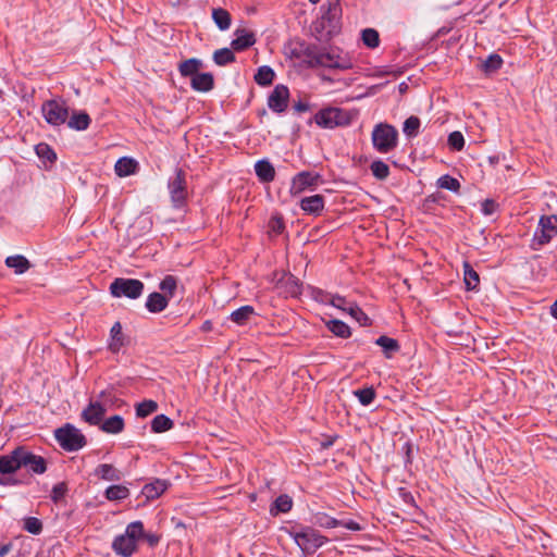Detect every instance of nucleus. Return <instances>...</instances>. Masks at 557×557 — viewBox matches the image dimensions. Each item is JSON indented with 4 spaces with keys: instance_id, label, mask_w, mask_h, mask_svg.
I'll return each mask as SVG.
<instances>
[{
    "instance_id": "nucleus-12",
    "label": "nucleus",
    "mask_w": 557,
    "mask_h": 557,
    "mask_svg": "<svg viewBox=\"0 0 557 557\" xmlns=\"http://www.w3.org/2000/svg\"><path fill=\"white\" fill-rule=\"evenodd\" d=\"M557 235V215H542L534 233V242L543 246Z\"/></svg>"
},
{
    "instance_id": "nucleus-51",
    "label": "nucleus",
    "mask_w": 557,
    "mask_h": 557,
    "mask_svg": "<svg viewBox=\"0 0 557 557\" xmlns=\"http://www.w3.org/2000/svg\"><path fill=\"white\" fill-rule=\"evenodd\" d=\"M67 493V485L64 482L55 484L51 491V499L53 503H59Z\"/></svg>"
},
{
    "instance_id": "nucleus-15",
    "label": "nucleus",
    "mask_w": 557,
    "mask_h": 557,
    "mask_svg": "<svg viewBox=\"0 0 557 557\" xmlns=\"http://www.w3.org/2000/svg\"><path fill=\"white\" fill-rule=\"evenodd\" d=\"M289 99V90L285 85H276L268 98V107L275 113H283Z\"/></svg>"
},
{
    "instance_id": "nucleus-6",
    "label": "nucleus",
    "mask_w": 557,
    "mask_h": 557,
    "mask_svg": "<svg viewBox=\"0 0 557 557\" xmlns=\"http://www.w3.org/2000/svg\"><path fill=\"white\" fill-rule=\"evenodd\" d=\"M290 535L304 552H314L327 541L325 536L310 527H304L298 531L293 530Z\"/></svg>"
},
{
    "instance_id": "nucleus-59",
    "label": "nucleus",
    "mask_w": 557,
    "mask_h": 557,
    "mask_svg": "<svg viewBox=\"0 0 557 557\" xmlns=\"http://www.w3.org/2000/svg\"><path fill=\"white\" fill-rule=\"evenodd\" d=\"M294 109L296 112H306L309 110V104L307 102H304V101H298L294 104Z\"/></svg>"
},
{
    "instance_id": "nucleus-52",
    "label": "nucleus",
    "mask_w": 557,
    "mask_h": 557,
    "mask_svg": "<svg viewBox=\"0 0 557 557\" xmlns=\"http://www.w3.org/2000/svg\"><path fill=\"white\" fill-rule=\"evenodd\" d=\"M36 152L40 158L47 159L48 161H54L57 159L54 151L47 144L37 145Z\"/></svg>"
},
{
    "instance_id": "nucleus-21",
    "label": "nucleus",
    "mask_w": 557,
    "mask_h": 557,
    "mask_svg": "<svg viewBox=\"0 0 557 557\" xmlns=\"http://www.w3.org/2000/svg\"><path fill=\"white\" fill-rule=\"evenodd\" d=\"M94 475L104 481H120L123 474L114 466L101 463L95 469Z\"/></svg>"
},
{
    "instance_id": "nucleus-5",
    "label": "nucleus",
    "mask_w": 557,
    "mask_h": 557,
    "mask_svg": "<svg viewBox=\"0 0 557 557\" xmlns=\"http://www.w3.org/2000/svg\"><path fill=\"white\" fill-rule=\"evenodd\" d=\"M315 123L324 128H334L350 124L351 116L348 111L339 108H325L314 115Z\"/></svg>"
},
{
    "instance_id": "nucleus-53",
    "label": "nucleus",
    "mask_w": 557,
    "mask_h": 557,
    "mask_svg": "<svg viewBox=\"0 0 557 557\" xmlns=\"http://www.w3.org/2000/svg\"><path fill=\"white\" fill-rule=\"evenodd\" d=\"M349 302L345 297L343 296H339V295H333L330 299V304L333 306V307H336L343 311H346L348 306H349Z\"/></svg>"
},
{
    "instance_id": "nucleus-56",
    "label": "nucleus",
    "mask_w": 557,
    "mask_h": 557,
    "mask_svg": "<svg viewBox=\"0 0 557 557\" xmlns=\"http://www.w3.org/2000/svg\"><path fill=\"white\" fill-rule=\"evenodd\" d=\"M398 494L405 504L411 505V506L414 505V499L410 492H408L401 487L398 490Z\"/></svg>"
},
{
    "instance_id": "nucleus-18",
    "label": "nucleus",
    "mask_w": 557,
    "mask_h": 557,
    "mask_svg": "<svg viewBox=\"0 0 557 557\" xmlns=\"http://www.w3.org/2000/svg\"><path fill=\"white\" fill-rule=\"evenodd\" d=\"M169 483L164 480L157 479L151 483L144 485L141 494L147 500H152L161 496L168 490Z\"/></svg>"
},
{
    "instance_id": "nucleus-55",
    "label": "nucleus",
    "mask_w": 557,
    "mask_h": 557,
    "mask_svg": "<svg viewBox=\"0 0 557 557\" xmlns=\"http://www.w3.org/2000/svg\"><path fill=\"white\" fill-rule=\"evenodd\" d=\"M497 209V203L492 200V199H485L483 202H482V212L485 214V215H491L493 214Z\"/></svg>"
},
{
    "instance_id": "nucleus-17",
    "label": "nucleus",
    "mask_w": 557,
    "mask_h": 557,
    "mask_svg": "<svg viewBox=\"0 0 557 557\" xmlns=\"http://www.w3.org/2000/svg\"><path fill=\"white\" fill-rule=\"evenodd\" d=\"M114 171L119 177L133 175L138 171V162L133 158L122 157L116 161Z\"/></svg>"
},
{
    "instance_id": "nucleus-16",
    "label": "nucleus",
    "mask_w": 557,
    "mask_h": 557,
    "mask_svg": "<svg viewBox=\"0 0 557 557\" xmlns=\"http://www.w3.org/2000/svg\"><path fill=\"white\" fill-rule=\"evenodd\" d=\"M234 36L235 38L231 41V48L234 51H244L257 41L255 32L246 27L236 28Z\"/></svg>"
},
{
    "instance_id": "nucleus-64",
    "label": "nucleus",
    "mask_w": 557,
    "mask_h": 557,
    "mask_svg": "<svg viewBox=\"0 0 557 557\" xmlns=\"http://www.w3.org/2000/svg\"><path fill=\"white\" fill-rule=\"evenodd\" d=\"M550 313L553 317L557 318V298H556V301L553 304L552 308H550Z\"/></svg>"
},
{
    "instance_id": "nucleus-34",
    "label": "nucleus",
    "mask_w": 557,
    "mask_h": 557,
    "mask_svg": "<svg viewBox=\"0 0 557 557\" xmlns=\"http://www.w3.org/2000/svg\"><path fill=\"white\" fill-rule=\"evenodd\" d=\"M173 421L165 414H158L151 421V430L154 433H162L173 428Z\"/></svg>"
},
{
    "instance_id": "nucleus-35",
    "label": "nucleus",
    "mask_w": 557,
    "mask_h": 557,
    "mask_svg": "<svg viewBox=\"0 0 557 557\" xmlns=\"http://www.w3.org/2000/svg\"><path fill=\"white\" fill-rule=\"evenodd\" d=\"M293 507V500L292 498L286 495V494H283V495H280L273 506L271 507V513L272 515H277L278 512H288Z\"/></svg>"
},
{
    "instance_id": "nucleus-8",
    "label": "nucleus",
    "mask_w": 557,
    "mask_h": 557,
    "mask_svg": "<svg viewBox=\"0 0 557 557\" xmlns=\"http://www.w3.org/2000/svg\"><path fill=\"white\" fill-rule=\"evenodd\" d=\"M99 399L90 401L88 407L83 410L82 418L91 425H98L107 412V404L111 401V392L102 391L99 394Z\"/></svg>"
},
{
    "instance_id": "nucleus-10",
    "label": "nucleus",
    "mask_w": 557,
    "mask_h": 557,
    "mask_svg": "<svg viewBox=\"0 0 557 557\" xmlns=\"http://www.w3.org/2000/svg\"><path fill=\"white\" fill-rule=\"evenodd\" d=\"M42 114L47 123L59 126L69 119V108L64 101L48 100L41 107Z\"/></svg>"
},
{
    "instance_id": "nucleus-62",
    "label": "nucleus",
    "mask_w": 557,
    "mask_h": 557,
    "mask_svg": "<svg viewBox=\"0 0 557 557\" xmlns=\"http://www.w3.org/2000/svg\"><path fill=\"white\" fill-rule=\"evenodd\" d=\"M356 321H358L361 325H367L369 322L368 315L363 312V317L357 315Z\"/></svg>"
},
{
    "instance_id": "nucleus-61",
    "label": "nucleus",
    "mask_w": 557,
    "mask_h": 557,
    "mask_svg": "<svg viewBox=\"0 0 557 557\" xmlns=\"http://www.w3.org/2000/svg\"><path fill=\"white\" fill-rule=\"evenodd\" d=\"M287 282L292 284V287H293V288L290 289V292H292L294 295H296V294L300 293V290H299V286H298V281H297V278H296V277H294V276H289Z\"/></svg>"
},
{
    "instance_id": "nucleus-20",
    "label": "nucleus",
    "mask_w": 557,
    "mask_h": 557,
    "mask_svg": "<svg viewBox=\"0 0 557 557\" xmlns=\"http://www.w3.org/2000/svg\"><path fill=\"white\" fill-rule=\"evenodd\" d=\"M17 448L11 454L0 456V473L10 474L21 468L20 457L17 456Z\"/></svg>"
},
{
    "instance_id": "nucleus-14",
    "label": "nucleus",
    "mask_w": 557,
    "mask_h": 557,
    "mask_svg": "<svg viewBox=\"0 0 557 557\" xmlns=\"http://www.w3.org/2000/svg\"><path fill=\"white\" fill-rule=\"evenodd\" d=\"M16 454L20 457L21 467H26L37 474L46 472V460L41 456L34 455L24 447H17Z\"/></svg>"
},
{
    "instance_id": "nucleus-29",
    "label": "nucleus",
    "mask_w": 557,
    "mask_h": 557,
    "mask_svg": "<svg viewBox=\"0 0 557 557\" xmlns=\"http://www.w3.org/2000/svg\"><path fill=\"white\" fill-rule=\"evenodd\" d=\"M123 429H124V419L119 414L108 418L101 424V430L103 432L110 433V434L121 433L123 431Z\"/></svg>"
},
{
    "instance_id": "nucleus-4",
    "label": "nucleus",
    "mask_w": 557,
    "mask_h": 557,
    "mask_svg": "<svg viewBox=\"0 0 557 557\" xmlns=\"http://www.w3.org/2000/svg\"><path fill=\"white\" fill-rule=\"evenodd\" d=\"M398 132L386 123L375 125L372 131L373 147L381 153H388L397 146Z\"/></svg>"
},
{
    "instance_id": "nucleus-60",
    "label": "nucleus",
    "mask_w": 557,
    "mask_h": 557,
    "mask_svg": "<svg viewBox=\"0 0 557 557\" xmlns=\"http://www.w3.org/2000/svg\"><path fill=\"white\" fill-rule=\"evenodd\" d=\"M150 546H156L159 543L160 537L156 534H145L144 536Z\"/></svg>"
},
{
    "instance_id": "nucleus-11",
    "label": "nucleus",
    "mask_w": 557,
    "mask_h": 557,
    "mask_svg": "<svg viewBox=\"0 0 557 557\" xmlns=\"http://www.w3.org/2000/svg\"><path fill=\"white\" fill-rule=\"evenodd\" d=\"M321 11L322 27L327 29V33L335 32L339 26L342 16L339 0H327V2L321 7Z\"/></svg>"
},
{
    "instance_id": "nucleus-28",
    "label": "nucleus",
    "mask_w": 557,
    "mask_h": 557,
    "mask_svg": "<svg viewBox=\"0 0 557 557\" xmlns=\"http://www.w3.org/2000/svg\"><path fill=\"white\" fill-rule=\"evenodd\" d=\"M253 314V307L247 305L233 311L230 315V319L238 325H245Z\"/></svg>"
},
{
    "instance_id": "nucleus-57",
    "label": "nucleus",
    "mask_w": 557,
    "mask_h": 557,
    "mask_svg": "<svg viewBox=\"0 0 557 557\" xmlns=\"http://www.w3.org/2000/svg\"><path fill=\"white\" fill-rule=\"evenodd\" d=\"M345 312L349 313L355 320L357 315L363 317V311L355 302H349Z\"/></svg>"
},
{
    "instance_id": "nucleus-47",
    "label": "nucleus",
    "mask_w": 557,
    "mask_h": 557,
    "mask_svg": "<svg viewBox=\"0 0 557 557\" xmlns=\"http://www.w3.org/2000/svg\"><path fill=\"white\" fill-rule=\"evenodd\" d=\"M177 287V281L172 275H166L160 283V289L169 298L173 296L175 289Z\"/></svg>"
},
{
    "instance_id": "nucleus-42",
    "label": "nucleus",
    "mask_w": 557,
    "mask_h": 557,
    "mask_svg": "<svg viewBox=\"0 0 557 557\" xmlns=\"http://www.w3.org/2000/svg\"><path fill=\"white\" fill-rule=\"evenodd\" d=\"M370 170L373 176L381 181L387 178V176L389 175L388 165L381 160L373 161L370 165Z\"/></svg>"
},
{
    "instance_id": "nucleus-7",
    "label": "nucleus",
    "mask_w": 557,
    "mask_h": 557,
    "mask_svg": "<svg viewBox=\"0 0 557 557\" xmlns=\"http://www.w3.org/2000/svg\"><path fill=\"white\" fill-rule=\"evenodd\" d=\"M110 292L114 297L137 299L144 292V283L135 278L119 277L111 283Z\"/></svg>"
},
{
    "instance_id": "nucleus-31",
    "label": "nucleus",
    "mask_w": 557,
    "mask_h": 557,
    "mask_svg": "<svg viewBox=\"0 0 557 557\" xmlns=\"http://www.w3.org/2000/svg\"><path fill=\"white\" fill-rule=\"evenodd\" d=\"M90 124V117L86 112L73 113L67 121V126L76 131H85Z\"/></svg>"
},
{
    "instance_id": "nucleus-46",
    "label": "nucleus",
    "mask_w": 557,
    "mask_h": 557,
    "mask_svg": "<svg viewBox=\"0 0 557 557\" xmlns=\"http://www.w3.org/2000/svg\"><path fill=\"white\" fill-rule=\"evenodd\" d=\"M354 394L358 398L360 404L363 406L370 405L374 400V397H375V392L372 387L357 389L354 392Z\"/></svg>"
},
{
    "instance_id": "nucleus-33",
    "label": "nucleus",
    "mask_w": 557,
    "mask_h": 557,
    "mask_svg": "<svg viewBox=\"0 0 557 557\" xmlns=\"http://www.w3.org/2000/svg\"><path fill=\"white\" fill-rule=\"evenodd\" d=\"M274 77L275 73L272 67L262 65L258 69L255 75V81L260 86H269L273 83Z\"/></svg>"
},
{
    "instance_id": "nucleus-2",
    "label": "nucleus",
    "mask_w": 557,
    "mask_h": 557,
    "mask_svg": "<svg viewBox=\"0 0 557 557\" xmlns=\"http://www.w3.org/2000/svg\"><path fill=\"white\" fill-rule=\"evenodd\" d=\"M144 536L141 521L131 522L124 534L116 536L112 543L113 550L122 557H131L137 549V542Z\"/></svg>"
},
{
    "instance_id": "nucleus-13",
    "label": "nucleus",
    "mask_w": 557,
    "mask_h": 557,
    "mask_svg": "<svg viewBox=\"0 0 557 557\" xmlns=\"http://www.w3.org/2000/svg\"><path fill=\"white\" fill-rule=\"evenodd\" d=\"M321 176L318 173L310 171H302L293 177L290 185V193L297 195L308 188H313L318 185Z\"/></svg>"
},
{
    "instance_id": "nucleus-19",
    "label": "nucleus",
    "mask_w": 557,
    "mask_h": 557,
    "mask_svg": "<svg viewBox=\"0 0 557 557\" xmlns=\"http://www.w3.org/2000/svg\"><path fill=\"white\" fill-rule=\"evenodd\" d=\"M300 208L307 213L320 214L324 209V197L322 195L305 197L300 201Z\"/></svg>"
},
{
    "instance_id": "nucleus-39",
    "label": "nucleus",
    "mask_w": 557,
    "mask_h": 557,
    "mask_svg": "<svg viewBox=\"0 0 557 557\" xmlns=\"http://www.w3.org/2000/svg\"><path fill=\"white\" fill-rule=\"evenodd\" d=\"M158 410L157 401L152 399H146L136 406V416L139 418H146Z\"/></svg>"
},
{
    "instance_id": "nucleus-49",
    "label": "nucleus",
    "mask_w": 557,
    "mask_h": 557,
    "mask_svg": "<svg viewBox=\"0 0 557 557\" xmlns=\"http://www.w3.org/2000/svg\"><path fill=\"white\" fill-rule=\"evenodd\" d=\"M24 529L32 534H39L42 531V523L35 517H28L24 521Z\"/></svg>"
},
{
    "instance_id": "nucleus-26",
    "label": "nucleus",
    "mask_w": 557,
    "mask_h": 557,
    "mask_svg": "<svg viewBox=\"0 0 557 557\" xmlns=\"http://www.w3.org/2000/svg\"><path fill=\"white\" fill-rule=\"evenodd\" d=\"M110 343L109 349L112 352H119L122 346L124 345V336L122 333V325L120 322H115L110 330Z\"/></svg>"
},
{
    "instance_id": "nucleus-27",
    "label": "nucleus",
    "mask_w": 557,
    "mask_h": 557,
    "mask_svg": "<svg viewBox=\"0 0 557 557\" xmlns=\"http://www.w3.org/2000/svg\"><path fill=\"white\" fill-rule=\"evenodd\" d=\"M202 67V61L196 58H191L182 62L178 66V71L182 76H190L198 74V71Z\"/></svg>"
},
{
    "instance_id": "nucleus-1",
    "label": "nucleus",
    "mask_w": 557,
    "mask_h": 557,
    "mask_svg": "<svg viewBox=\"0 0 557 557\" xmlns=\"http://www.w3.org/2000/svg\"><path fill=\"white\" fill-rule=\"evenodd\" d=\"M305 57L310 66H324L333 70H349L354 66V61L346 52L338 49H320L317 46L306 47Z\"/></svg>"
},
{
    "instance_id": "nucleus-44",
    "label": "nucleus",
    "mask_w": 557,
    "mask_h": 557,
    "mask_svg": "<svg viewBox=\"0 0 557 557\" xmlns=\"http://www.w3.org/2000/svg\"><path fill=\"white\" fill-rule=\"evenodd\" d=\"M437 185L440 188L458 193L460 189V183L455 177L449 175H443L438 178Z\"/></svg>"
},
{
    "instance_id": "nucleus-38",
    "label": "nucleus",
    "mask_w": 557,
    "mask_h": 557,
    "mask_svg": "<svg viewBox=\"0 0 557 557\" xmlns=\"http://www.w3.org/2000/svg\"><path fill=\"white\" fill-rule=\"evenodd\" d=\"M327 329L338 337L347 338L350 336L349 326L341 320H331L327 323Z\"/></svg>"
},
{
    "instance_id": "nucleus-37",
    "label": "nucleus",
    "mask_w": 557,
    "mask_h": 557,
    "mask_svg": "<svg viewBox=\"0 0 557 557\" xmlns=\"http://www.w3.org/2000/svg\"><path fill=\"white\" fill-rule=\"evenodd\" d=\"M104 494L109 500H122L129 496V490L124 485H111Z\"/></svg>"
},
{
    "instance_id": "nucleus-22",
    "label": "nucleus",
    "mask_w": 557,
    "mask_h": 557,
    "mask_svg": "<svg viewBox=\"0 0 557 557\" xmlns=\"http://www.w3.org/2000/svg\"><path fill=\"white\" fill-rule=\"evenodd\" d=\"M190 85L197 91H210L214 86L213 75L211 73H198L191 77Z\"/></svg>"
},
{
    "instance_id": "nucleus-54",
    "label": "nucleus",
    "mask_w": 557,
    "mask_h": 557,
    "mask_svg": "<svg viewBox=\"0 0 557 557\" xmlns=\"http://www.w3.org/2000/svg\"><path fill=\"white\" fill-rule=\"evenodd\" d=\"M271 232L281 234L284 230V221L281 216H272L269 221Z\"/></svg>"
},
{
    "instance_id": "nucleus-25",
    "label": "nucleus",
    "mask_w": 557,
    "mask_h": 557,
    "mask_svg": "<svg viewBox=\"0 0 557 557\" xmlns=\"http://www.w3.org/2000/svg\"><path fill=\"white\" fill-rule=\"evenodd\" d=\"M5 265L14 270L15 274H23L30 268V262L22 255L10 256L5 259Z\"/></svg>"
},
{
    "instance_id": "nucleus-9",
    "label": "nucleus",
    "mask_w": 557,
    "mask_h": 557,
    "mask_svg": "<svg viewBox=\"0 0 557 557\" xmlns=\"http://www.w3.org/2000/svg\"><path fill=\"white\" fill-rule=\"evenodd\" d=\"M168 188L173 206L182 207L187 198L186 173L182 169H175L174 175L169 180Z\"/></svg>"
},
{
    "instance_id": "nucleus-3",
    "label": "nucleus",
    "mask_w": 557,
    "mask_h": 557,
    "mask_svg": "<svg viewBox=\"0 0 557 557\" xmlns=\"http://www.w3.org/2000/svg\"><path fill=\"white\" fill-rule=\"evenodd\" d=\"M54 437L59 445L66 451H77L87 443L81 430L70 423L57 429L54 431Z\"/></svg>"
},
{
    "instance_id": "nucleus-50",
    "label": "nucleus",
    "mask_w": 557,
    "mask_h": 557,
    "mask_svg": "<svg viewBox=\"0 0 557 557\" xmlns=\"http://www.w3.org/2000/svg\"><path fill=\"white\" fill-rule=\"evenodd\" d=\"M448 145L454 150L460 151L465 146V138L460 132H453L448 136Z\"/></svg>"
},
{
    "instance_id": "nucleus-30",
    "label": "nucleus",
    "mask_w": 557,
    "mask_h": 557,
    "mask_svg": "<svg viewBox=\"0 0 557 557\" xmlns=\"http://www.w3.org/2000/svg\"><path fill=\"white\" fill-rule=\"evenodd\" d=\"M212 20L220 30L228 29L232 23L231 14L222 8L212 10Z\"/></svg>"
},
{
    "instance_id": "nucleus-58",
    "label": "nucleus",
    "mask_w": 557,
    "mask_h": 557,
    "mask_svg": "<svg viewBox=\"0 0 557 557\" xmlns=\"http://www.w3.org/2000/svg\"><path fill=\"white\" fill-rule=\"evenodd\" d=\"M345 312L349 313L355 320L357 315L363 317V311L355 302H349Z\"/></svg>"
},
{
    "instance_id": "nucleus-63",
    "label": "nucleus",
    "mask_w": 557,
    "mask_h": 557,
    "mask_svg": "<svg viewBox=\"0 0 557 557\" xmlns=\"http://www.w3.org/2000/svg\"><path fill=\"white\" fill-rule=\"evenodd\" d=\"M11 546L10 545H3L0 548V557H4L10 552Z\"/></svg>"
},
{
    "instance_id": "nucleus-24",
    "label": "nucleus",
    "mask_w": 557,
    "mask_h": 557,
    "mask_svg": "<svg viewBox=\"0 0 557 557\" xmlns=\"http://www.w3.org/2000/svg\"><path fill=\"white\" fill-rule=\"evenodd\" d=\"M255 171L259 180L263 183H270L275 177V170L268 160H260L255 164Z\"/></svg>"
},
{
    "instance_id": "nucleus-40",
    "label": "nucleus",
    "mask_w": 557,
    "mask_h": 557,
    "mask_svg": "<svg viewBox=\"0 0 557 557\" xmlns=\"http://www.w3.org/2000/svg\"><path fill=\"white\" fill-rule=\"evenodd\" d=\"M376 345L383 348L386 357H391V354L396 352L399 350V344L396 339L387 337V336H380L376 339Z\"/></svg>"
},
{
    "instance_id": "nucleus-23",
    "label": "nucleus",
    "mask_w": 557,
    "mask_h": 557,
    "mask_svg": "<svg viewBox=\"0 0 557 557\" xmlns=\"http://www.w3.org/2000/svg\"><path fill=\"white\" fill-rule=\"evenodd\" d=\"M169 304V297L160 293H152L148 296L146 308L149 312L158 313L163 311Z\"/></svg>"
},
{
    "instance_id": "nucleus-45",
    "label": "nucleus",
    "mask_w": 557,
    "mask_h": 557,
    "mask_svg": "<svg viewBox=\"0 0 557 557\" xmlns=\"http://www.w3.org/2000/svg\"><path fill=\"white\" fill-rule=\"evenodd\" d=\"M363 44L369 48H376L380 45L379 33L373 28L362 30Z\"/></svg>"
},
{
    "instance_id": "nucleus-36",
    "label": "nucleus",
    "mask_w": 557,
    "mask_h": 557,
    "mask_svg": "<svg viewBox=\"0 0 557 557\" xmlns=\"http://www.w3.org/2000/svg\"><path fill=\"white\" fill-rule=\"evenodd\" d=\"M463 276L467 289L472 290L478 287L480 283L479 274L468 262L463 263Z\"/></svg>"
},
{
    "instance_id": "nucleus-48",
    "label": "nucleus",
    "mask_w": 557,
    "mask_h": 557,
    "mask_svg": "<svg viewBox=\"0 0 557 557\" xmlns=\"http://www.w3.org/2000/svg\"><path fill=\"white\" fill-rule=\"evenodd\" d=\"M315 523L319 527H322L325 529H333L339 524V522L335 518L330 517L326 513H318L315 516Z\"/></svg>"
},
{
    "instance_id": "nucleus-32",
    "label": "nucleus",
    "mask_w": 557,
    "mask_h": 557,
    "mask_svg": "<svg viewBox=\"0 0 557 557\" xmlns=\"http://www.w3.org/2000/svg\"><path fill=\"white\" fill-rule=\"evenodd\" d=\"M232 48H222L213 52V61L219 66H225L230 63L235 62L236 57Z\"/></svg>"
},
{
    "instance_id": "nucleus-43",
    "label": "nucleus",
    "mask_w": 557,
    "mask_h": 557,
    "mask_svg": "<svg viewBox=\"0 0 557 557\" xmlns=\"http://www.w3.org/2000/svg\"><path fill=\"white\" fill-rule=\"evenodd\" d=\"M503 64V59L498 54H491L483 63H482V70L490 74L498 69H500Z\"/></svg>"
},
{
    "instance_id": "nucleus-41",
    "label": "nucleus",
    "mask_w": 557,
    "mask_h": 557,
    "mask_svg": "<svg viewBox=\"0 0 557 557\" xmlns=\"http://www.w3.org/2000/svg\"><path fill=\"white\" fill-rule=\"evenodd\" d=\"M419 128L420 119L418 116L411 115L404 122L403 132L407 137L411 138L418 135Z\"/></svg>"
}]
</instances>
